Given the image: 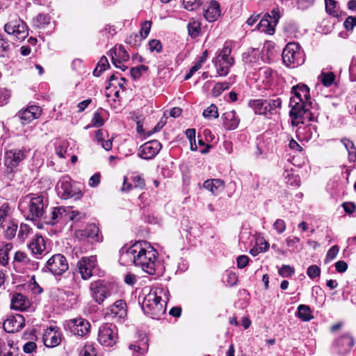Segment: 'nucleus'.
<instances>
[{
	"label": "nucleus",
	"instance_id": "obj_49",
	"mask_svg": "<svg viewBox=\"0 0 356 356\" xmlns=\"http://www.w3.org/2000/svg\"><path fill=\"white\" fill-rule=\"evenodd\" d=\"M14 261L22 263L23 264H26L29 262V259L24 252L17 251L15 254Z\"/></svg>",
	"mask_w": 356,
	"mask_h": 356
},
{
	"label": "nucleus",
	"instance_id": "obj_2",
	"mask_svg": "<svg viewBox=\"0 0 356 356\" xmlns=\"http://www.w3.org/2000/svg\"><path fill=\"white\" fill-rule=\"evenodd\" d=\"M156 251L147 242L137 241L130 246L121 256V259L129 260L140 266L149 275L156 273Z\"/></svg>",
	"mask_w": 356,
	"mask_h": 356
},
{
	"label": "nucleus",
	"instance_id": "obj_4",
	"mask_svg": "<svg viewBox=\"0 0 356 356\" xmlns=\"http://www.w3.org/2000/svg\"><path fill=\"white\" fill-rule=\"evenodd\" d=\"M165 293L162 289L151 290L143 298L142 309L153 318H159L165 312V300H162Z\"/></svg>",
	"mask_w": 356,
	"mask_h": 356
},
{
	"label": "nucleus",
	"instance_id": "obj_64",
	"mask_svg": "<svg viewBox=\"0 0 356 356\" xmlns=\"http://www.w3.org/2000/svg\"><path fill=\"white\" fill-rule=\"evenodd\" d=\"M336 270L338 273H344L348 268V264L343 261H339L335 264Z\"/></svg>",
	"mask_w": 356,
	"mask_h": 356
},
{
	"label": "nucleus",
	"instance_id": "obj_57",
	"mask_svg": "<svg viewBox=\"0 0 356 356\" xmlns=\"http://www.w3.org/2000/svg\"><path fill=\"white\" fill-rule=\"evenodd\" d=\"M274 229L279 233H283L286 229V223L282 219H277L273 224Z\"/></svg>",
	"mask_w": 356,
	"mask_h": 356
},
{
	"label": "nucleus",
	"instance_id": "obj_36",
	"mask_svg": "<svg viewBox=\"0 0 356 356\" xmlns=\"http://www.w3.org/2000/svg\"><path fill=\"white\" fill-rule=\"evenodd\" d=\"M109 67L108 59L106 56H102L99 60L96 68L93 71L95 76H99L101 74Z\"/></svg>",
	"mask_w": 356,
	"mask_h": 356
},
{
	"label": "nucleus",
	"instance_id": "obj_13",
	"mask_svg": "<svg viewBox=\"0 0 356 356\" xmlns=\"http://www.w3.org/2000/svg\"><path fill=\"white\" fill-rule=\"evenodd\" d=\"M279 19V12L274 9L272 10L271 15L267 13L263 17L257 25V29L261 32L273 35Z\"/></svg>",
	"mask_w": 356,
	"mask_h": 356
},
{
	"label": "nucleus",
	"instance_id": "obj_37",
	"mask_svg": "<svg viewBox=\"0 0 356 356\" xmlns=\"http://www.w3.org/2000/svg\"><path fill=\"white\" fill-rule=\"evenodd\" d=\"M13 245L11 243L6 244L1 249H0V264L6 266L8 263L9 257L8 253L12 250Z\"/></svg>",
	"mask_w": 356,
	"mask_h": 356
},
{
	"label": "nucleus",
	"instance_id": "obj_42",
	"mask_svg": "<svg viewBox=\"0 0 356 356\" xmlns=\"http://www.w3.org/2000/svg\"><path fill=\"white\" fill-rule=\"evenodd\" d=\"M103 111L102 109L98 110L94 113V116L92 119V125L95 127H102L104 122L102 118V112Z\"/></svg>",
	"mask_w": 356,
	"mask_h": 356
},
{
	"label": "nucleus",
	"instance_id": "obj_32",
	"mask_svg": "<svg viewBox=\"0 0 356 356\" xmlns=\"http://www.w3.org/2000/svg\"><path fill=\"white\" fill-rule=\"evenodd\" d=\"M13 46V43L9 42L3 35L0 34V57L8 56Z\"/></svg>",
	"mask_w": 356,
	"mask_h": 356
},
{
	"label": "nucleus",
	"instance_id": "obj_1",
	"mask_svg": "<svg viewBox=\"0 0 356 356\" xmlns=\"http://www.w3.org/2000/svg\"><path fill=\"white\" fill-rule=\"evenodd\" d=\"M293 96L290 99L291 110L289 115L291 118L293 126L304 124L305 120L314 121L315 115L311 111L312 102L310 99L309 89L304 84H298L292 88Z\"/></svg>",
	"mask_w": 356,
	"mask_h": 356
},
{
	"label": "nucleus",
	"instance_id": "obj_61",
	"mask_svg": "<svg viewBox=\"0 0 356 356\" xmlns=\"http://www.w3.org/2000/svg\"><path fill=\"white\" fill-rule=\"evenodd\" d=\"M36 344L33 341L26 342L23 346V350L26 353H32L36 349Z\"/></svg>",
	"mask_w": 356,
	"mask_h": 356
},
{
	"label": "nucleus",
	"instance_id": "obj_9",
	"mask_svg": "<svg viewBox=\"0 0 356 356\" xmlns=\"http://www.w3.org/2000/svg\"><path fill=\"white\" fill-rule=\"evenodd\" d=\"M283 62L288 66L299 65L303 63L302 51L298 43H288L282 52Z\"/></svg>",
	"mask_w": 356,
	"mask_h": 356
},
{
	"label": "nucleus",
	"instance_id": "obj_59",
	"mask_svg": "<svg viewBox=\"0 0 356 356\" xmlns=\"http://www.w3.org/2000/svg\"><path fill=\"white\" fill-rule=\"evenodd\" d=\"M149 47L151 51H156L160 52L162 49V44L159 40H152L149 42Z\"/></svg>",
	"mask_w": 356,
	"mask_h": 356
},
{
	"label": "nucleus",
	"instance_id": "obj_52",
	"mask_svg": "<svg viewBox=\"0 0 356 356\" xmlns=\"http://www.w3.org/2000/svg\"><path fill=\"white\" fill-rule=\"evenodd\" d=\"M294 273V269L289 265H283L279 270V274L284 277H289Z\"/></svg>",
	"mask_w": 356,
	"mask_h": 356
},
{
	"label": "nucleus",
	"instance_id": "obj_55",
	"mask_svg": "<svg viewBox=\"0 0 356 356\" xmlns=\"http://www.w3.org/2000/svg\"><path fill=\"white\" fill-rule=\"evenodd\" d=\"M81 356H96L95 348L92 345L85 346L81 350Z\"/></svg>",
	"mask_w": 356,
	"mask_h": 356
},
{
	"label": "nucleus",
	"instance_id": "obj_39",
	"mask_svg": "<svg viewBox=\"0 0 356 356\" xmlns=\"http://www.w3.org/2000/svg\"><path fill=\"white\" fill-rule=\"evenodd\" d=\"M17 229V224L14 221L8 222L6 231L5 236L8 239L13 238L15 234Z\"/></svg>",
	"mask_w": 356,
	"mask_h": 356
},
{
	"label": "nucleus",
	"instance_id": "obj_56",
	"mask_svg": "<svg viewBox=\"0 0 356 356\" xmlns=\"http://www.w3.org/2000/svg\"><path fill=\"white\" fill-rule=\"evenodd\" d=\"M343 25L346 30H353V28L356 26V17H348L345 20Z\"/></svg>",
	"mask_w": 356,
	"mask_h": 356
},
{
	"label": "nucleus",
	"instance_id": "obj_5",
	"mask_svg": "<svg viewBox=\"0 0 356 356\" xmlns=\"http://www.w3.org/2000/svg\"><path fill=\"white\" fill-rule=\"evenodd\" d=\"M232 49L225 43L222 49L216 52V56L213 63L216 68L217 73L220 76H226L229 73V68L234 63V58L231 56Z\"/></svg>",
	"mask_w": 356,
	"mask_h": 356
},
{
	"label": "nucleus",
	"instance_id": "obj_51",
	"mask_svg": "<svg viewBox=\"0 0 356 356\" xmlns=\"http://www.w3.org/2000/svg\"><path fill=\"white\" fill-rule=\"evenodd\" d=\"M143 38L137 34H131L126 39V42L131 46L139 45Z\"/></svg>",
	"mask_w": 356,
	"mask_h": 356
},
{
	"label": "nucleus",
	"instance_id": "obj_10",
	"mask_svg": "<svg viewBox=\"0 0 356 356\" xmlns=\"http://www.w3.org/2000/svg\"><path fill=\"white\" fill-rule=\"evenodd\" d=\"M118 340L117 327L113 324L105 323L99 328L98 341L105 347L113 346Z\"/></svg>",
	"mask_w": 356,
	"mask_h": 356
},
{
	"label": "nucleus",
	"instance_id": "obj_50",
	"mask_svg": "<svg viewBox=\"0 0 356 356\" xmlns=\"http://www.w3.org/2000/svg\"><path fill=\"white\" fill-rule=\"evenodd\" d=\"M10 207L8 204L5 203L0 207V227H2L3 222L6 216H8Z\"/></svg>",
	"mask_w": 356,
	"mask_h": 356
},
{
	"label": "nucleus",
	"instance_id": "obj_30",
	"mask_svg": "<svg viewBox=\"0 0 356 356\" xmlns=\"http://www.w3.org/2000/svg\"><path fill=\"white\" fill-rule=\"evenodd\" d=\"M1 356H17L18 348L14 346L13 341L4 342L0 341Z\"/></svg>",
	"mask_w": 356,
	"mask_h": 356
},
{
	"label": "nucleus",
	"instance_id": "obj_45",
	"mask_svg": "<svg viewBox=\"0 0 356 356\" xmlns=\"http://www.w3.org/2000/svg\"><path fill=\"white\" fill-rule=\"evenodd\" d=\"M132 182L134 184V188L143 189L145 186L144 179L138 175H133L131 177Z\"/></svg>",
	"mask_w": 356,
	"mask_h": 356
},
{
	"label": "nucleus",
	"instance_id": "obj_29",
	"mask_svg": "<svg viewBox=\"0 0 356 356\" xmlns=\"http://www.w3.org/2000/svg\"><path fill=\"white\" fill-rule=\"evenodd\" d=\"M204 187L213 194L217 195L224 188L223 181L218 179L207 180L204 183Z\"/></svg>",
	"mask_w": 356,
	"mask_h": 356
},
{
	"label": "nucleus",
	"instance_id": "obj_17",
	"mask_svg": "<svg viewBox=\"0 0 356 356\" xmlns=\"http://www.w3.org/2000/svg\"><path fill=\"white\" fill-rule=\"evenodd\" d=\"M161 149V145L158 140H151L140 146L138 155L144 159H152L159 152Z\"/></svg>",
	"mask_w": 356,
	"mask_h": 356
},
{
	"label": "nucleus",
	"instance_id": "obj_28",
	"mask_svg": "<svg viewBox=\"0 0 356 356\" xmlns=\"http://www.w3.org/2000/svg\"><path fill=\"white\" fill-rule=\"evenodd\" d=\"M29 248L34 255H41L45 250L44 238L40 235H35V238L29 243Z\"/></svg>",
	"mask_w": 356,
	"mask_h": 356
},
{
	"label": "nucleus",
	"instance_id": "obj_8",
	"mask_svg": "<svg viewBox=\"0 0 356 356\" xmlns=\"http://www.w3.org/2000/svg\"><path fill=\"white\" fill-rule=\"evenodd\" d=\"M281 99H256L250 102L251 107L255 113L259 115L273 114L276 108H280Z\"/></svg>",
	"mask_w": 356,
	"mask_h": 356
},
{
	"label": "nucleus",
	"instance_id": "obj_24",
	"mask_svg": "<svg viewBox=\"0 0 356 356\" xmlns=\"http://www.w3.org/2000/svg\"><path fill=\"white\" fill-rule=\"evenodd\" d=\"M275 76L276 72L268 67H262L258 70V79L266 86H270Z\"/></svg>",
	"mask_w": 356,
	"mask_h": 356
},
{
	"label": "nucleus",
	"instance_id": "obj_41",
	"mask_svg": "<svg viewBox=\"0 0 356 356\" xmlns=\"http://www.w3.org/2000/svg\"><path fill=\"white\" fill-rule=\"evenodd\" d=\"M325 2L326 12L334 17L338 16L337 1L334 0H325Z\"/></svg>",
	"mask_w": 356,
	"mask_h": 356
},
{
	"label": "nucleus",
	"instance_id": "obj_22",
	"mask_svg": "<svg viewBox=\"0 0 356 356\" xmlns=\"http://www.w3.org/2000/svg\"><path fill=\"white\" fill-rule=\"evenodd\" d=\"M223 126L227 130L236 129L240 122V119L234 111L225 112L222 116Z\"/></svg>",
	"mask_w": 356,
	"mask_h": 356
},
{
	"label": "nucleus",
	"instance_id": "obj_46",
	"mask_svg": "<svg viewBox=\"0 0 356 356\" xmlns=\"http://www.w3.org/2000/svg\"><path fill=\"white\" fill-rule=\"evenodd\" d=\"M334 75L333 73H323L321 75V82L325 86H330L334 80Z\"/></svg>",
	"mask_w": 356,
	"mask_h": 356
},
{
	"label": "nucleus",
	"instance_id": "obj_62",
	"mask_svg": "<svg viewBox=\"0 0 356 356\" xmlns=\"http://www.w3.org/2000/svg\"><path fill=\"white\" fill-rule=\"evenodd\" d=\"M147 345L144 344L143 347H140L139 346H136L135 344H130L129 348L130 350H132L140 355H143L145 353H146L147 350Z\"/></svg>",
	"mask_w": 356,
	"mask_h": 356
},
{
	"label": "nucleus",
	"instance_id": "obj_54",
	"mask_svg": "<svg viewBox=\"0 0 356 356\" xmlns=\"http://www.w3.org/2000/svg\"><path fill=\"white\" fill-rule=\"evenodd\" d=\"M152 22L150 21H145L141 25L140 36L143 38H145L150 31Z\"/></svg>",
	"mask_w": 356,
	"mask_h": 356
},
{
	"label": "nucleus",
	"instance_id": "obj_63",
	"mask_svg": "<svg viewBox=\"0 0 356 356\" xmlns=\"http://www.w3.org/2000/svg\"><path fill=\"white\" fill-rule=\"evenodd\" d=\"M100 177L101 176L99 173H95V175H93L89 179V185L91 187H96L97 186H98V184L100 182Z\"/></svg>",
	"mask_w": 356,
	"mask_h": 356
},
{
	"label": "nucleus",
	"instance_id": "obj_27",
	"mask_svg": "<svg viewBox=\"0 0 356 356\" xmlns=\"http://www.w3.org/2000/svg\"><path fill=\"white\" fill-rule=\"evenodd\" d=\"M109 311L114 317L122 318L127 315L126 302L122 300H118L109 307Z\"/></svg>",
	"mask_w": 356,
	"mask_h": 356
},
{
	"label": "nucleus",
	"instance_id": "obj_12",
	"mask_svg": "<svg viewBox=\"0 0 356 356\" xmlns=\"http://www.w3.org/2000/svg\"><path fill=\"white\" fill-rule=\"evenodd\" d=\"M46 267L52 274L60 275L68 269V263L66 258L60 254L53 255L47 261Z\"/></svg>",
	"mask_w": 356,
	"mask_h": 356
},
{
	"label": "nucleus",
	"instance_id": "obj_48",
	"mask_svg": "<svg viewBox=\"0 0 356 356\" xmlns=\"http://www.w3.org/2000/svg\"><path fill=\"white\" fill-rule=\"evenodd\" d=\"M30 232V227L26 224H22L18 232L17 237L22 241L28 236Z\"/></svg>",
	"mask_w": 356,
	"mask_h": 356
},
{
	"label": "nucleus",
	"instance_id": "obj_43",
	"mask_svg": "<svg viewBox=\"0 0 356 356\" xmlns=\"http://www.w3.org/2000/svg\"><path fill=\"white\" fill-rule=\"evenodd\" d=\"M56 154L60 158H66L70 155L68 153V145L66 143H62L56 148Z\"/></svg>",
	"mask_w": 356,
	"mask_h": 356
},
{
	"label": "nucleus",
	"instance_id": "obj_18",
	"mask_svg": "<svg viewBox=\"0 0 356 356\" xmlns=\"http://www.w3.org/2000/svg\"><path fill=\"white\" fill-rule=\"evenodd\" d=\"M25 325V319L21 314L8 316L3 322V329L7 332H15L20 330Z\"/></svg>",
	"mask_w": 356,
	"mask_h": 356
},
{
	"label": "nucleus",
	"instance_id": "obj_44",
	"mask_svg": "<svg viewBox=\"0 0 356 356\" xmlns=\"http://www.w3.org/2000/svg\"><path fill=\"white\" fill-rule=\"evenodd\" d=\"M229 88L227 82L217 83L212 89V93L214 96H218L222 91Z\"/></svg>",
	"mask_w": 356,
	"mask_h": 356
},
{
	"label": "nucleus",
	"instance_id": "obj_35",
	"mask_svg": "<svg viewBox=\"0 0 356 356\" xmlns=\"http://www.w3.org/2000/svg\"><path fill=\"white\" fill-rule=\"evenodd\" d=\"M84 235L91 238L93 241H99V228L94 224H91L87 227L84 231Z\"/></svg>",
	"mask_w": 356,
	"mask_h": 356
},
{
	"label": "nucleus",
	"instance_id": "obj_38",
	"mask_svg": "<svg viewBox=\"0 0 356 356\" xmlns=\"http://www.w3.org/2000/svg\"><path fill=\"white\" fill-rule=\"evenodd\" d=\"M205 0H183V5L185 9L193 11L200 7Z\"/></svg>",
	"mask_w": 356,
	"mask_h": 356
},
{
	"label": "nucleus",
	"instance_id": "obj_3",
	"mask_svg": "<svg viewBox=\"0 0 356 356\" xmlns=\"http://www.w3.org/2000/svg\"><path fill=\"white\" fill-rule=\"evenodd\" d=\"M47 207L48 200L42 194L26 195L19 203V208L24 216L32 220L44 219Z\"/></svg>",
	"mask_w": 356,
	"mask_h": 356
},
{
	"label": "nucleus",
	"instance_id": "obj_58",
	"mask_svg": "<svg viewBox=\"0 0 356 356\" xmlns=\"http://www.w3.org/2000/svg\"><path fill=\"white\" fill-rule=\"evenodd\" d=\"M10 97V92L5 88H0V104L3 105L7 103Z\"/></svg>",
	"mask_w": 356,
	"mask_h": 356
},
{
	"label": "nucleus",
	"instance_id": "obj_7",
	"mask_svg": "<svg viewBox=\"0 0 356 356\" xmlns=\"http://www.w3.org/2000/svg\"><path fill=\"white\" fill-rule=\"evenodd\" d=\"M5 31L17 40H24L29 35L26 24L17 15H10L4 26Z\"/></svg>",
	"mask_w": 356,
	"mask_h": 356
},
{
	"label": "nucleus",
	"instance_id": "obj_23",
	"mask_svg": "<svg viewBox=\"0 0 356 356\" xmlns=\"http://www.w3.org/2000/svg\"><path fill=\"white\" fill-rule=\"evenodd\" d=\"M336 346L339 348L341 353L348 352L354 345V340L353 337L345 334L341 335L335 342Z\"/></svg>",
	"mask_w": 356,
	"mask_h": 356
},
{
	"label": "nucleus",
	"instance_id": "obj_14",
	"mask_svg": "<svg viewBox=\"0 0 356 356\" xmlns=\"http://www.w3.org/2000/svg\"><path fill=\"white\" fill-rule=\"evenodd\" d=\"M56 189L58 195L64 200L74 197L76 193V189L73 187L71 179L68 176L63 177L58 181ZM80 193L79 192L78 194Z\"/></svg>",
	"mask_w": 356,
	"mask_h": 356
},
{
	"label": "nucleus",
	"instance_id": "obj_40",
	"mask_svg": "<svg viewBox=\"0 0 356 356\" xmlns=\"http://www.w3.org/2000/svg\"><path fill=\"white\" fill-rule=\"evenodd\" d=\"M203 116L207 119L217 118L218 117V108L216 105L211 104L203 112Z\"/></svg>",
	"mask_w": 356,
	"mask_h": 356
},
{
	"label": "nucleus",
	"instance_id": "obj_11",
	"mask_svg": "<svg viewBox=\"0 0 356 356\" xmlns=\"http://www.w3.org/2000/svg\"><path fill=\"white\" fill-rule=\"evenodd\" d=\"M111 285L103 280H98L90 284V290L93 300L98 304L111 296Z\"/></svg>",
	"mask_w": 356,
	"mask_h": 356
},
{
	"label": "nucleus",
	"instance_id": "obj_47",
	"mask_svg": "<svg viewBox=\"0 0 356 356\" xmlns=\"http://www.w3.org/2000/svg\"><path fill=\"white\" fill-rule=\"evenodd\" d=\"M307 274L311 279H314L320 275L321 269L316 265H312L307 268Z\"/></svg>",
	"mask_w": 356,
	"mask_h": 356
},
{
	"label": "nucleus",
	"instance_id": "obj_16",
	"mask_svg": "<svg viewBox=\"0 0 356 356\" xmlns=\"http://www.w3.org/2000/svg\"><path fill=\"white\" fill-rule=\"evenodd\" d=\"M96 256L82 257L78 262L77 266L83 280H88L92 275L93 270L96 266Z\"/></svg>",
	"mask_w": 356,
	"mask_h": 356
},
{
	"label": "nucleus",
	"instance_id": "obj_26",
	"mask_svg": "<svg viewBox=\"0 0 356 356\" xmlns=\"http://www.w3.org/2000/svg\"><path fill=\"white\" fill-rule=\"evenodd\" d=\"M29 307V301L24 295L15 293L11 299V308L24 311Z\"/></svg>",
	"mask_w": 356,
	"mask_h": 356
},
{
	"label": "nucleus",
	"instance_id": "obj_34",
	"mask_svg": "<svg viewBox=\"0 0 356 356\" xmlns=\"http://www.w3.org/2000/svg\"><path fill=\"white\" fill-rule=\"evenodd\" d=\"M297 316L303 321H309L314 318L310 307L305 305L298 306Z\"/></svg>",
	"mask_w": 356,
	"mask_h": 356
},
{
	"label": "nucleus",
	"instance_id": "obj_25",
	"mask_svg": "<svg viewBox=\"0 0 356 356\" xmlns=\"http://www.w3.org/2000/svg\"><path fill=\"white\" fill-rule=\"evenodd\" d=\"M220 15V4L216 1H211L209 7L204 10V16L205 19L209 22H214Z\"/></svg>",
	"mask_w": 356,
	"mask_h": 356
},
{
	"label": "nucleus",
	"instance_id": "obj_33",
	"mask_svg": "<svg viewBox=\"0 0 356 356\" xmlns=\"http://www.w3.org/2000/svg\"><path fill=\"white\" fill-rule=\"evenodd\" d=\"M110 54L111 56V60L113 58L116 57L118 60H121V62L127 61L129 59V56L127 52L124 47L120 46L119 47H114L111 49Z\"/></svg>",
	"mask_w": 356,
	"mask_h": 356
},
{
	"label": "nucleus",
	"instance_id": "obj_53",
	"mask_svg": "<svg viewBox=\"0 0 356 356\" xmlns=\"http://www.w3.org/2000/svg\"><path fill=\"white\" fill-rule=\"evenodd\" d=\"M339 248L337 245L332 246L327 252L325 262H329L334 259L339 252Z\"/></svg>",
	"mask_w": 356,
	"mask_h": 356
},
{
	"label": "nucleus",
	"instance_id": "obj_6",
	"mask_svg": "<svg viewBox=\"0 0 356 356\" xmlns=\"http://www.w3.org/2000/svg\"><path fill=\"white\" fill-rule=\"evenodd\" d=\"M81 213L78 211H72L70 208L64 207H54L52 209L49 216H45L44 221L50 225H55L58 222H65L67 220H77L80 219Z\"/></svg>",
	"mask_w": 356,
	"mask_h": 356
},
{
	"label": "nucleus",
	"instance_id": "obj_20",
	"mask_svg": "<svg viewBox=\"0 0 356 356\" xmlns=\"http://www.w3.org/2000/svg\"><path fill=\"white\" fill-rule=\"evenodd\" d=\"M42 113L41 108L38 106H31L25 110L19 112L18 117L22 121V123L26 124L31 122L32 120L38 118Z\"/></svg>",
	"mask_w": 356,
	"mask_h": 356
},
{
	"label": "nucleus",
	"instance_id": "obj_31",
	"mask_svg": "<svg viewBox=\"0 0 356 356\" xmlns=\"http://www.w3.org/2000/svg\"><path fill=\"white\" fill-rule=\"evenodd\" d=\"M187 28L188 34L192 38L198 37L201 33V22L197 19H190Z\"/></svg>",
	"mask_w": 356,
	"mask_h": 356
},
{
	"label": "nucleus",
	"instance_id": "obj_60",
	"mask_svg": "<svg viewBox=\"0 0 356 356\" xmlns=\"http://www.w3.org/2000/svg\"><path fill=\"white\" fill-rule=\"evenodd\" d=\"M249 262V258L246 255H241L237 258V266L238 268H245Z\"/></svg>",
	"mask_w": 356,
	"mask_h": 356
},
{
	"label": "nucleus",
	"instance_id": "obj_21",
	"mask_svg": "<svg viewBox=\"0 0 356 356\" xmlns=\"http://www.w3.org/2000/svg\"><path fill=\"white\" fill-rule=\"evenodd\" d=\"M42 339L47 347L57 346L61 340L60 332L56 327H49L43 334Z\"/></svg>",
	"mask_w": 356,
	"mask_h": 356
},
{
	"label": "nucleus",
	"instance_id": "obj_15",
	"mask_svg": "<svg viewBox=\"0 0 356 356\" xmlns=\"http://www.w3.org/2000/svg\"><path fill=\"white\" fill-rule=\"evenodd\" d=\"M27 151L24 149H13L5 152V165L10 170L16 168L26 156Z\"/></svg>",
	"mask_w": 356,
	"mask_h": 356
},
{
	"label": "nucleus",
	"instance_id": "obj_19",
	"mask_svg": "<svg viewBox=\"0 0 356 356\" xmlns=\"http://www.w3.org/2000/svg\"><path fill=\"white\" fill-rule=\"evenodd\" d=\"M70 327L75 335L83 337L89 333L90 324L84 318H77L70 321Z\"/></svg>",
	"mask_w": 356,
	"mask_h": 356
}]
</instances>
